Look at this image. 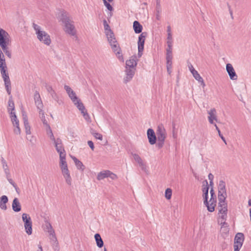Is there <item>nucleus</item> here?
Wrapping results in <instances>:
<instances>
[{"mask_svg": "<svg viewBox=\"0 0 251 251\" xmlns=\"http://www.w3.org/2000/svg\"><path fill=\"white\" fill-rule=\"evenodd\" d=\"M91 133L96 139L101 141L102 140V135L101 134L98 133L94 130L91 131Z\"/></svg>", "mask_w": 251, "mask_h": 251, "instance_id": "37", "label": "nucleus"}, {"mask_svg": "<svg viewBox=\"0 0 251 251\" xmlns=\"http://www.w3.org/2000/svg\"><path fill=\"white\" fill-rule=\"evenodd\" d=\"M4 85H5V86H7L8 85H11V82H10V79L9 80H5V81H4Z\"/></svg>", "mask_w": 251, "mask_h": 251, "instance_id": "59", "label": "nucleus"}, {"mask_svg": "<svg viewBox=\"0 0 251 251\" xmlns=\"http://www.w3.org/2000/svg\"><path fill=\"white\" fill-rule=\"evenodd\" d=\"M188 67L189 68V71L191 73H194V72L196 71V70L194 69L193 65L191 63H188Z\"/></svg>", "mask_w": 251, "mask_h": 251, "instance_id": "48", "label": "nucleus"}, {"mask_svg": "<svg viewBox=\"0 0 251 251\" xmlns=\"http://www.w3.org/2000/svg\"><path fill=\"white\" fill-rule=\"evenodd\" d=\"M193 77L197 80L201 84L202 86L203 87H204L205 86V83L203 78L201 76L200 74L198 73L197 71L194 72V73H192Z\"/></svg>", "mask_w": 251, "mask_h": 251, "instance_id": "26", "label": "nucleus"}, {"mask_svg": "<svg viewBox=\"0 0 251 251\" xmlns=\"http://www.w3.org/2000/svg\"><path fill=\"white\" fill-rule=\"evenodd\" d=\"M156 10V12L158 14H160L161 12V8L159 1L157 2Z\"/></svg>", "mask_w": 251, "mask_h": 251, "instance_id": "47", "label": "nucleus"}, {"mask_svg": "<svg viewBox=\"0 0 251 251\" xmlns=\"http://www.w3.org/2000/svg\"><path fill=\"white\" fill-rule=\"evenodd\" d=\"M107 40L111 47V48L114 52H116V50H118V44L117 43L116 38H115L114 33L111 32V35L109 33L106 34Z\"/></svg>", "mask_w": 251, "mask_h": 251, "instance_id": "11", "label": "nucleus"}, {"mask_svg": "<svg viewBox=\"0 0 251 251\" xmlns=\"http://www.w3.org/2000/svg\"><path fill=\"white\" fill-rule=\"evenodd\" d=\"M46 89H47V91L50 93V94L51 93V91H53L54 90H53L51 86H46Z\"/></svg>", "mask_w": 251, "mask_h": 251, "instance_id": "57", "label": "nucleus"}, {"mask_svg": "<svg viewBox=\"0 0 251 251\" xmlns=\"http://www.w3.org/2000/svg\"><path fill=\"white\" fill-rule=\"evenodd\" d=\"M83 117L88 123H90L91 122V118L88 113L84 114Z\"/></svg>", "mask_w": 251, "mask_h": 251, "instance_id": "46", "label": "nucleus"}, {"mask_svg": "<svg viewBox=\"0 0 251 251\" xmlns=\"http://www.w3.org/2000/svg\"><path fill=\"white\" fill-rule=\"evenodd\" d=\"M169 43H170L171 45L173 44L172 34H167V45H169Z\"/></svg>", "mask_w": 251, "mask_h": 251, "instance_id": "45", "label": "nucleus"}, {"mask_svg": "<svg viewBox=\"0 0 251 251\" xmlns=\"http://www.w3.org/2000/svg\"><path fill=\"white\" fill-rule=\"evenodd\" d=\"M39 117L41 120L45 119V114H44V113L42 109H41V112H40V110H39Z\"/></svg>", "mask_w": 251, "mask_h": 251, "instance_id": "49", "label": "nucleus"}, {"mask_svg": "<svg viewBox=\"0 0 251 251\" xmlns=\"http://www.w3.org/2000/svg\"><path fill=\"white\" fill-rule=\"evenodd\" d=\"M64 89L73 102H75V100H76L78 98L76 96L75 93L70 86L65 85L64 86Z\"/></svg>", "mask_w": 251, "mask_h": 251, "instance_id": "17", "label": "nucleus"}, {"mask_svg": "<svg viewBox=\"0 0 251 251\" xmlns=\"http://www.w3.org/2000/svg\"><path fill=\"white\" fill-rule=\"evenodd\" d=\"M71 158L74 160L77 169L83 171L85 168L83 163L75 156H71Z\"/></svg>", "mask_w": 251, "mask_h": 251, "instance_id": "25", "label": "nucleus"}, {"mask_svg": "<svg viewBox=\"0 0 251 251\" xmlns=\"http://www.w3.org/2000/svg\"><path fill=\"white\" fill-rule=\"evenodd\" d=\"M16 128L14 129V133L16 134H20L21 133V129L19 126H15Z\"/></svg>", "mask_w": 251, "mask_h": 251, "instance_id": "50", "label": "nucleus"}, {"mask_svg": "<svg viewBox=\"0 0 251 251\" xmlns=\"http://www.w3.org/2000/svg\"><path fill=\"white\" fill-rule=\"evenodd\" d=\"M25 130V133L26 134H30V126L29 125V123H26L24 124Z\"/></svg>", "mask_w": 251, "mask_h": 251, "instance_id": "42", "label": "nucleus"}, {"mask_svg": "<svg viewBox=\"0 0 251 251\" xmlns=\"http://www.w3.org/2000/svg\"><path fill=\"white\" fill-rule=\"evenodd\" d=\"M206 184L203 185L202 186V197L203 199V203H206L207 202V199H208V190H209V186L208 184L207 181H205Z\"/></svg>", "mask_w": 251, "mask_h": 251, "instance_id": "22", "label": "nucleus"}, {"mask_svg": "<svg viewBox=\"0 0 251 251\" xmlns=\"http://www.w3.org/2000/svg\"><path fill=\"white\" fill-rule=\"evenodd\" d=\"M22 220L24 223V226L26 233L28 235H31L32 232V222L30 216L26 213L22 215Z\"/></svg>", "mask_w": 251, "mask_h": 251, "instance_id": "6", "label": "nucleus"}, {"mask_svg": "<svg viewBox=\"0 0 251 251\" xmlns=\"http://www.w3.org/2000/svg\"><path fill=\"white\" fill-rule=\"evenodd\" d=\"M8 112L10 114V112H15V105L14 101L12 100V97L11 96L8 100V106L7 108Z\"/></svg>", "mask_w": 251, "mask_h": 251, "instance_id": "29", "label": "nucleus"}, {"mask_svg": "<svg viewBox=\"0 0 251 251\" xmlns=\"http://www.w3.org/2000/svg\"><path fill=\"white\" fill-rule=\"evenodd\" d=\"M167 46L166 54H172V45H171V43H169V45H167Z\"/></svg>", "mask_w": 251, "mask_h": 251, "instance_id": "44", "label": "nucleus"}, {"mask_svg": "<svg viewBox=\"0 0 251 251\" xmlns=\"http://www.w3.org/2000/svg\"><path fill=\"white\" fill-rule=\"evenodd\" d=\"M208 179L210 180V181H213V179L214 178V176L212 174H209L208 175Z\"/></svg>", "mask_w": 251, "mask_h": 251, "instance_id": "62", "label": "nucleus"}, {"mask_svg": "<svg viewBox=\"0 0 251 251\" xmlns=\"http://www.w3.org/2000/svg\"><path fill=\"white\" fill-rule=\"evenodd\" d=\"M47 133L50 137V139L53 141L54 140H56L53 136V134L52 133V130L51 129L50 127H49V128L46 129Z\"/></svg>", "mask_w": 251, "mask_h": 251, "instance_id": "36", "label": "nucleus"}, {"mask_svg": "<svg viewBox=\"0 0 251 251\" xmlns=\"http://www.w3.org/2000/svg\"><path fill=\"white\" fill-rule=\"evenodd\" d=\"M207 113L208 114L207 119L209 124L215 126V125H217L216 123L218 122L216 109L214 108H211L207 110Z\"/></svg>", "mask_w": 251, "mask_h": 251, "instance_id": "8", "label": "nucleus"}, {"mask_svg": "<svg viewBox=\"0 0 251 251\" xmlns=\"http://www.w3.org/2000/svg\"><path fill=\"white\" fill-rule=\"evenodd\" d=\"M23 119L24 124L28 123L27 117H24V118H23Z\"/></svg>", "mask_w": 251, "mask_h": 251, "instance_id": "64", "label": "nucleus"}, {"mask_svg": "<svg viewBox=\"0 0 251 251\" xmlns=\"http://www.w3.org/2000/svg\"><path fill=\"white\" fill-rule=\"evenodd\" d=\"M5 88L6 90V91L9 95H11V87L10 85H8L7 86H5Z\"/></svg>", "mask_w": 251, "mask_h": 251, "instance_id": "55", "label": "nucleus"}, {"mask_svg": "<svg viewBox=\"0 0 251 251\" xmlns=\"http://www.w3.org/2000/svg\"><path fill=\"white\" fill-rule=\"evenodd\" d=\"M104 5L106 7L107 9L110 11L113 10V7L106 0H103Z\"/></svg>", "mask_w": 251, "mask_h": 251, "instance_id": "41", "label": "nucleus"}, {"mask_svg": "<svg viewBox=\"0 0 251 251\" xmlns=\"http://www.w3.org/2000/svg\"><path fill=\"white\" fill-rule=\"evenodd\" d=\"M172 54H166V61H172Z\"/></svg>", "mask_w": 251, "mask_h": 251, "instance_id": "54", "label": "nucleus"}, {"mask_svg": "<svg viewBox=\"0 0 251 251\" xmlns=\"http://www.w3.org/2000/svg\"><path fill=\"white\" fill-rule=\"evenodd\" d=\"M60 157V165L67 164L66 161V154L59 155Z\"/></svg>", "mask_w": 251, "mask_h": 251, "instance_id": "39", "label": "nucleus"}, {"mask_svg": "<svg viewBox=\"0 0 251 251\" xmlns=\"http://www.w3.org/2000/svg\"><path fill=\"white\" fill-rule=\"evenodd\" d=\"M133 27L136 33H139L142 32V25L138 21H135L133 22Z\"/></svg>", "mask_w": 251, "mask_h": 251, "instance_id": "27", "label": "nucleus"}, {"mask_svg": "<svg viewBox=\"0 0 251 251\" xmlns=\"http://www.w3.org/2000/svg\"><path fill=\"white\" fill-rule=\"evenodd\" d=\"M172 194V189L167 188L165 191V196L167 200H170L171 198Z\"/></svg>", "mask_w": 251, "mask_h": 251, "instance_id": "35", "label": "nucleus"}, {"mask_svg": "<svg viewBox=\"0 0 251 251\" xmlns=\"http://www.w3.org/2000/svg\"><path fill=\"white\" fill-rule=\"evenodd\" d=\"M2 164L3 169L5 170H6L7 169V163H6L5 160H4L3 159H2Z\"/></svg>", "mask_w": 251, "mask_h": 251, "instance_id": "56", "label": "nucleus"}, {"mask_svg": "<svg viewBox=\"0 0 251 251\" xmlns=\"http://www.w3.org/2000/svg\"><path fill=\"white\" fill-rule=\"evenodd\" d=\"M50 94L52 98L56 101L59 104H60L61 103L59 101L58 96L55 92L54 91H51V93Z\"/></svg>", "mask_w": 251, "mask_h": 251, "instance_id": "38", "label": "nucleus"}, {"mask_svg": "<svg viewBox=\"0 0 251 251\" xmlns=\"http://www.w3.org/2000/svg\"><path fill=\"white\" fill-rule=\"evenodd\" d=\"M216 203V200L214 198H211L209 201L207 199V202L204 203V205L207 207V210L210 212L214 211Z\"/></svg>", "mask_w": 251, "mask_h": 251, "instance_id": "15", "label": "nucleus"}, {"mask_svg": "<svg viewBox=\"0 0 251 251\" xmlns=\"http://www.w3.org/2000/svg\"><path fill=\"white\" fill-rule=\"evenodd\" d=\"M12 209L15 212H19L21 210V205L18 198H15L12 204Z\"/></svg>", "mask_w": 251, "mask_h": 251, "instance_id": "23", "label": "nucleus"}, {"mask_svg": "<svg viewBox=\"0 0 251 251\" xmlns=\"http://www.w3.org/2000/svg\"><path fill=\"white\" fill-rule=\"evenodd\" d=\"M114 52L116 53V56L118 57V58L120 61L124 62V58H123L122 54H121V50L119 47V46H118V50H116V51Z\"/></svg>", "mask_w": 251, "mask_h": 251, "instance_id": "34", "label": "nucleus"}, {"mask_svg": "<svg viewBox=\"0 0 251 251\" xmlns=\"http://www.w3.org/2000/svg\"><path fill=\"white\" fill-rule=\"evenodd\" d=\"M210 193L211 195V198H214V197H216V196H215L214 191L213 188H211L210 191Z\"/></svg>", "mask_w": 251, "mask_h": 251, "instance_id": "60", "label": "nucleus"}, {"mask_svg": "<svg viewBox=\"0 0 251 251\" xmlns=\"http://www.w3.org/2000/svg\"><path fill=\"white\" fill-rule=\"evenodd\" d=\"M50 230H49V232H50V235H52V237L54 238L56 240V237H55V235H54V231L52 229V227H51V226L50 225Z\"/></svg>", "mask_w": 251, "mask_h": 251, "instance_id": "52", "label": "nucleus"}, {"mask_svg": "<svg viewBox=\"0 0 251 251\" xmlns=\"http://www.w3.org/2000/svg\"><path fill=\"white\" fill-rule=\"evenodd\" d=\"M11 38L9 33L0 27V70L7 69L3 52L9 58L11 57V52L8 47L11 45Z\"/></svg>", "mask_w": 251, "mask_h": 251, "instance_id": "1", "label": "nucleus"}, {"mask_svg": "<svg viewBox=\"0 0 251 251\" xmlns=\"http://www.w3.org/2000/svg\"><path fill=\"white\" fill-rule=\"evenodd\" d=\"M218 215L219 218L223 220H226L227 213V205L226 202L227 197L226 189V183L223 180H220L218 185Z\"/></svg>", "mask_w": 251, "mask_h": 251, "instance_id": "2", "label": "nucleus"}, {"mask_svg": "<svg viewBox=\"0 0 251 251\" xmlns=\"http://www.w3.org/2000/svg\"><path fill=\"white\" fill-rule=\"evenodd\" d=\"M8 201V197L3 195L0 197V208L2 210H6L7 208L6 204Z\"/></svg>", "mask_w": 251, "mask_h": 251, "instance_id": "21", "label": "nucleus"}, {"mask_svg": "<svg viewBox=\"0 0 251 251\" xmlns=\"http://www.w3.org/2000/svg\"><path fill=\"white\" fill-rule=\"evenodd\" d=\"M166 66L167 68H172V61H166Z\"/></svg>", "mask_w": 251, "mask_h": 251, "instance_id": "58", "label": "nucleus"}, {"mask_svg": "<svg viewBox=\"0 0 251 251\" xmlns=\"http://www.w3.org/2000/svg\"><path fill=\"white\" fill-rule=\"evenodd\" d=\"M61 172L64 178L65 179L66 183L68 185H71L72 183V179L68 168L66 169H64L63 170H61Z\"/></svg>", "mask_w": 251, "mask_h": 251, "instance_id": "20", "label": "nucleus"}, {"mask_svg": "<svg viewBox=\"0 0 251 251\" xmlns=\"http://www.w3.org/2000/svg\"><path fill=\"white\" fill-rule=\"evenodd\" d=\"M147 136L149 142L151 145H154L157 140L154 130L151 128H149L147 130Z\"/></svg>", "mask_w": 251, "mask_h": 251, "instance_id": "14", "label": "nucleus"}, {"mask_svg": "<svg viewBox=\"0 0 251 251\" xmlns=\"http://www.w3.org/2000/svg\"><path fill=\"white\" fill-rule=\"evenodd\" d=\"M88 145L91 149V150L93 151L94 149V145L93 142L92 141H88Z\"/></svg>", "mask_w": 251, "mask_h": 251, "instance_id": "53", "label": "nucleus"}, {"mask_svg": "<svg viewBox=\"0 0 251 251\" xmlns=\"http://www.w3.org/2000/svg\"><path fill=\"white\" fill-rule=\"evenodd\" d=\"M59 20L63 24V29L65 33L73 36L76 35V30L74 24V22L67 12H61Z\"/></svg>", "mask_w": 251, "mask_h": 251, "instance_id": "3", "label": "nucleus"}, {"mask_svg": "<svg viewBox=\"0 0 251 251\" xmlns=\"http://www.w3.org/2000/svg\"><path fill=\"white\" fill-rule=\"evenodd\" d=\"M60 169L61 170H63L64 169H66L67 168H68V166H67V164H65L64 165H60Z\"/></svg>", "mask_w": 251, "mask_h": 251, "instance_id": "61", "label": "nucleus"}, {"mask_svg": "<svg viewBox=\"0 0 251 251\" xmlns=\"http://www.w3.org/2000/svg\"><path fill=\"white\" fill-rule=\"evenodd\" d=\"M226 70L231 80H235L237 79V75H236L234 69L231 64L228 63L226 64Z\"/></svg>", "mask_w": 251, "mask_h": 251, "instance_id": "12", "label": "nucleus"}, {"mask_svg": "<svg viewBox=\"0 0 251 251\" xmlns=\"http://www.w3.org/2000/svg\"><path fill=\"white\" fill-rule=\"evenodd\" d=\"M103 25H104L105 34L110 32V34L111 35V32H112V31H111L109 25H108V24H107V23L105 20H104L103 21Z\"/></svg>", "mask_w": 251, "mask_h": 251, "instance_id": "33", "label": "nucleus"}, {"mask_svg": "<svg viewBox=\"0 0 251 251\" xmlns=\"http://www.w3.org/2000/svg\"><path fill=\"white\" fill-rule=\"evenodd\" d=\"M11 120L13 126H19V122L15 112H10Z\"/></svg>", "mask_w": 251, "mask_h": 251, "instance_id": "30", "label": "nucleus"}, {"mask_svg": "<svg viewBox=\"0 0 251 251\" xmlns=\"http://www.w3.org/2000/svg\"><path fill=\"white\" fill-rule=\"evenodd\" d=\"M132 155L134 160L139 164L141 169L145 170L146 169V166L141 157L136 153H132Z\"/></svg>", "mask_w": 251, "mask_h": 251, "instance_id": "19", "label": "nucleus"}, {"mask_svg": "<svg viewBox=\"0 0 251 251\" xmlns=\"http://www.w3.org/2000/svg\"><path fill=\"white\" fill-rule=\"evenodd\" d=\"M73 102L79 110L84 109L85 107L83 104L81 102L80 100H79L78 98L76 100H75V102Z\"/></svg>", "mask_w": 251, "mask_h": 251, "instance_id": "31", "label": "nucleus"}, {"mask_svg": "<svg viewBox=\"0 0 251 251\" xmlns=\"http://www.w3.org/2000/svg\"><path fill=\"white\" fill-rule=\"evenodd\" d=\"M6 70L7 69H3V68L0 70V73L4 81L10 79L8 74L6 73Z\"/></svg>", "mask_w": 251, "mask_h": 251, "instance_id": "32", "label": "nucleus"}, {"mask_svg": "<svg viewBox=\"0 0 251 251\" xmlns=\"http://www.w3.org/2000/svg\"><path fill=\"white\" fill-rule=\"evenodd\" d=\"M244 234L241 232L237 233L234 238V251H239L242 247L244 241Z\"/></svg>", "mask_w": 251, "mask_h": 251, "instance_id": "7", "label": "nucleus"}, {"mask_svg": "<svg viewBox=\"0 0 251 251\" xmlns=\"http://www.w3.org/2000/svg\"><path fill=\"white\" fill-rule=\"evenodd\" d=\"M156 135L157 139L156 146L159 149L162 148L164 146V142L167 137L166 131L163 125L161 124L158 126Z\"/></svg>", "mask_w": 251, "mask_h": 251, "instance_id": "5", "label": "nucleus"}, {"mask_svg": "<svg viewBox=\"0 0 251 251\" xmlns=\"http://www.w3.org/2000/svg\"><path fill=\"white\" fill-rule=\"evenodd\" d=\"M146 33L143 32L139 36L138 41V56L139 58L141 57L143 54V51L144 50V46L146 37Z\"/></svg>", "mask_w": 251, "mask_h": 251, "instance_id": "10", "label": "nucleus"}, {"mask_svg": "<svg viewBox=\"0 0 251 251\" xmlns=\"http://www.w3.org/2000/svg\"><path fill=\"white\" fill-rule=\"evenodd\" d=\"M41 121H42L44 125L46 126V129L49 128V127H50L46 119L42 120Z\"/></svg>", "mask_w": 251, "mask_h": 251, "instance_id": "51", "label": "nucleus"}, {"mask_svg": "<svg viewBox=\"0 0 251 251\" xmlns=\"http://www.w3.org/2000/svg\"><path fill=\"white\" fill-rule=\"evenodd\" d=\"M109 177L112 180L117 178V176L109 170H104L98 173L97 179L99 180L103 179L105 178Z\"/></svg>", "mask_w": 251, "mask_h": 251, "instance_id": "9", "label": "nucleus"}, {"mask_svg": "<svg viewBox=\"0 0 251 251\" xmlns=\"http://www.w3.org/2000/svg\"><path fill=\"white\" fill-rule=\"evenodd\" d=\"M94 237L97 246L99 248L102 247L103 246V242L102 238H101L100 234L99 233H96Z\"/></svg>", "mask_w": 251, "mask_h": 251, "instance_id": "28", "label": "nucleus"}, {"mask_svg": "<svg viewBox=\"0 0 251 251\" xmlns=\"http://www.w3.org/2000/svg\"><path fill=\"white\" fill-rule=\"evenodd\" d=\"M33 27L35 31L37 39L44 44L50 45L51 43L50 35L45 31L42 30L41 26L34 23L33 24Z\"/></svg>", "mask_w": 251, "mask_h": 251, "instance_id": "4", "label": "nucleus"}, {"mask_svg": "<svg viewBox=\"0 0 251 251\" xmlns=\"http://www.w3.org/2000/svg\"><path fill=\"white\" fill-rule=\"evenodd\" d=\"M226 220H223L222 219H220L219 218V222H220V225H221V228H225L227 227V224L225 222Z\"/></svg>", "mask_w": 251, "mask_h": 251, "instance_id": "43", "label": "nucleus"}, {"mask_svg": "<svg viewBox=\"0 0 251 251\" xmlns=\"http://www.w3.org/2000/svg\"><path fill=\"white\" fill-rule=\"evenodd\" d=\"M215 128H216V130L217 131V132L218 133L219 136L221 137V138L224 142V143L226 144V139L224 138V137L223 136V135L221 134L220 130L219 129V128L218 127V126L217 125H215Z\"/></svg>", "mask_w": 251, "mask_h": 251, "instance_id": "40", "label": "nucleus"}, {"mask_svg": "<svg viewBox=\"0 0 251 251\" xmlns=\"http://www.w3.org/2000/svg\"><path fill=\"white\" fill-rule=\"evenodd\" d=\"M53 142L57 151L59 153V155L66 154L62 146V141L60 138H57L54 140Z\"/></svg>", "mask_w": 251, "mask_h": 251, "instance_id": "13", "label": "nucleus"}, {"mask_svg": "<svg viewBox=\"0 0 251 251\" xmlns=\"http://www.w3.org/2000/svg\"><path fill=\"white\" fill-rule=\"evenodd\" d=\"M34 99L35 101V105L38 110L42 109L43 107V104L42 101L40 98L39 93L38 92H36L34 95Z\"/></svg>", "mask_w": 251, "mask_h": 251, "instance_id": "18", "label": "nucleus"}, {"mask_svg": "<svg viewBox=\"0 0 251 251\" xmlns=\"http://www.w3.org/2000/svg\"><path fill=\"white\" fill-rule=\"evenodd\" d=\"M126 76L124 78V82L126 83L131 80L135 74V69L126 67Z\"/></svg>", "mask_w": 251, "mask_h": 251, "instance_id": "16", "label": "nucleus"}, {"mask_svg": "<svg viewBox=\"0 0 251 251\" xmlns=\"http://www.w3.org/2000/svg\"><path fill=\"white\" fill-rule=\"evenodd\" d=\"M229 13H230L231 18L232 19H233V12H232V10L230 9V6H229Z\"/></svg>", "mask_w": 251, "mask_h": 251, "instance_id": "63", "label": "nucleus"}, {"mask_svg": "<svg viewBox=\"0 0 251 251\" xmlns=\"http://www.w3.org/2000/svg\"><path fill=\"white\" fill-rule=\"evenodd\" d=\"M126 65L129 68H133L137 65V62L135 56H132L130 59L126 61Z\"/></svg>", "mask_w": 251, "mask_h": 251, "instance_id": "24", "label": "nucleus"}]
</instances>
